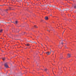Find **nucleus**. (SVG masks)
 <instances>
[{"label": "nucleus", "mask_w": 76, "mask_h": 76, "mask_svg": "<svg viewBox=\"0 0 76 76\" xmlns=\"http://www.w3.org/2000/svg\"><path fill=\"white\" fill-rule=\"evenodd\" d=\"M45 53H46V54H47L48 55H50V54H51V52H48Z\"/></svg>", "instance_id": "nucleus-1"}, {"label": "nucleus", "mask_w": 76, "mask_h": 76, "mask_svg": "<svg viewBox=\"0 0 76 76\" xmlns=\"http://www.w3.org/2000/svg\"><path fill=\"white\" fill-rule=\"evenodd\" d=\"M5 67H6V68H8L9 67V66L7 65V63H6L4 64Z\"/></svg>", "instance_id": "nucleus-2"}, {"label": "nucleus", "mask_w": 76, "mask_h": 76, "mask_svg": "<svg viewBox=\"0 0 76 76\" xmlns=\"http://www.w3.org/2000/svg\"><path fill=\"white\" fill-rule=\"evenodd\" d=\"M45 20H48V17H45Z\"/></svg>", "instance_id": "nucleus-3"}, {"label": "nucleus", "mask_w": 76, "mask_h": 76, "mask_svg": "<svg viewBox=\"0 0 76 76\" xmlns=\"http://www.w3.org/2000/svg\"><path fill=\"white\" fill-rule=\"evenodd\" d=\"M68 57H70V56H71V55L70 54H68Z\"/></svg>", "instance_id": "nucleus-4"}, {"label": "nucleus", "mask_w": 76, "mask_h": 76, "mask_svg": "<svg viewBox=\"0 0 76 76\" xmlns=\"http://www.w3.org/2000/svg\"><path fill=\"white\" fill-rule=\"evenodd\" d=\"M2 59L3 61H4L5 60H6V58H2Z\"/></svg>", "instance_id": "nucleus-5"}, {"label": "nucleus", "mask_w": 76, "mask_h": 76, "mask_svg": "<svg viewBox=\"0 0 76 76\" xmlns=\"http://www.w3.org/2000/svg\"><path fill=\"white\" fill-rule=\"evenodd\" d=\"M26 45V46H30V45H29V44H26L25 45Z\"/></svg>", "instance_id": "nucleus-6"}, {"label": "nucleus", "mask_w": 76, "mask_h": 76, "mask_svg": "<svg viewBox=\"0 0 76 76\" xmlns=\"http://www.w3.org/2000/svg\"><path fill=\"white\" fill-rule=\"evenodd\" d=\"M16 24H17L18 23V21H16L15 22Z\"/></svg>", "instance_id": "nucleus-7"}, {"label": "nucleus", "mask_w": 76, "mask_h": 76, "mask_svg": "<svg viewBox=\"0 0 76 76\" xmlns=\"http://www.w3.org/2000/svg\"><path fill=\"white\" fill-rule=\"evenodd\" d=\"M2 31H3V30L2 29H1L0 30V32H2Z\"/></svg>", "instance_id": "nucleus-8"}, {"label": "nucleus", "mask_w": 76, "mask_h": 76, "mask_svg": "<svg viewBox=\"0 0 76 76\" xmlns=\"http://www.w3.org/2000/svg\"><path fill=\"white\" fill-rule=\"evenodd\" d=\"M74 8L75 9H76V5L74 6Z\"/></svg>", "instance_id": "nucleus-9"}, {"label": "nucleus", "mask_w": 76, "mask_h": 76, "mask_svg": "<svg viewBox=\"0 0 76 76\" xmlns=\"http://www.w3.org/2000/svg\"><path fill=\"white\" fill-rule=\"evenodd\" d=\"M34 27H35V28H38V27H37V26H34Z\"/></svg>", "instance_id": "nucleus-10"}, {"label": "nucleus", "mask_w": 76, "mask_h": 76, "mask_svg": "<svg viewBox=\"0 0 76 76\" xmlns=\"http://www.w3.org/2000/svg\"><path fill=\"white\" fill-rule=\"evenodd\" d=\"M9 10H11V7H9Z\"/></svg>", "instance_id": "nucleus-11"}, {"label": "nucleus", "mask_w": 76, "mask_h": 76, "mask_svg": "<svg viewBox=\"0 0 76 76\" xmlns=\"http://www.w3.org/2000/svg\"><path fill=\"white\" fill-rule=\"evenodd\" d=\"M47 70V69H45V71H46Z\"/></svg>", "instance_id": "nucleus-12"}, {"label": "nucleus", "mask_w": 76, "mask_h": 76, "mask_svg": "<svg viewBox=\"0 0 76 76\" xmlns=\"http://www.w3.org/2000/svg\"><path fill=\"white\" fill-rule=\"evenodd\" d=\"M7 10H8V9H7V10H5V11L6 12H7Z\"/></svg>", "instance_id": "nucleus-13"}, {"label": "nucleus", "mask_w": 76, "mask_h": 76, "mask_svg": "<svg viewBox=\"0 0 76 76\" xmlns=\"http://www.w3.org/2000/svg\"><path fill=\"white\" fill-rule=\"evenodd\" d=\"M65 48H67V47H66V46H65Z\"/></svg>", "instance_id": "nucleus-14"}, {"label": "nucleus", "mask_w": 76, "mask_h": 76, "mask_svg": "<svg viewBox=\"0 0 76 76\" xmlns=\"http://www.w3.org/2000/svg\"><path fill=\"white\" fill-rule=\"evenodd\" d=\"M63 56H62L60 58V59H62L63 58H62Z\"/></svg>", "instance_id": "nucleus-15"}, {"label": "nucleus", "mask_w": 76, "mask_h": 76, "mask_svg": "<svg viewBox=\"0 0 76 76\" xmlns=\"http://www.w3.org/2000/svg\"><path fill=\"white\" fill-rule=\"evenodd\" d=\"M64 31H63V33H62V34H63L64 33Z\"/></svg>", "instance_id": "nucleus-16"}, {"label": "nucleus", "mask_w": 76, "mask_h": 76, "mask_svg": "<svg viewBox=\"0 0 76 76\" xmlns=\"http://www.w3.org/2000/svg\"><path fill=\"white\" fill-rule=\"evenodd\" d=\"M61 43L62 44H64V43H63V42H62Z\"/></svg>", "instance_id": "nucleus-17"}, {"label": "nucleus", "mask_w": 76, "mask_h": 76, "mask_svg": "<svg viewBox=\"0 0 76 76\" xmlns=\"http://www.w3.org/2000/svg\"><path fill=\"white\" fill-rule=\"evenodd\" d=\"M47 31H48V30H47Z\"/></svg>", "instance_id": "nucleus-18"}, {"label": "nucleus", "mask_w": 76, "mask_h": 76, "mask_svg": "<svg viewBox=\"0 0 76 76\" xmlns=\"http://www.w3.org/2000/svg\"><path fill=\"white\" fill-rule=\"evenodd\" d=\"M41 45H42V44H41Z\"/></svg>", "instance_id": "nucleus-19"}, {"label": "nucleus", "mask_w": 76, "mask_h": 76, "mask_svg": "<svg viewBox=\"0 0 76 76\" xmlns=\"http://www.w3.org/2000/svg\"><path fill=\"white\" fill-rule=\"evenodd\" d=\"M54 62H55V61H54Z\"/></svg>", "instance_id": "nucleus-20"}, {"label": "nucleus", "mask_w": 76, "mask_h": 76, "mask_svg": "<svg viewBox=\"0 0 76 76\" xmlns=\"http://www.w3.org/2000/svg\"><path fill=\"white\" fill-rule=\"evenodd\" d=\"M45 46H46L47 47V45H45Z\"/></svg>", "instance_id": "nucleus-21"}, {"label": "nucleus", "mask_w": 76, "mask_h": 76, "mask_svg": "<svg viewBox=\"0 0 76 76\" xmlns=\"http://www.w3.org/2000/svg\"><path fill=\"white\" fill-rule=\"evenodd\" d=\"M50 51H51V49H50Z\"/></svg>", "instance_id": "nucleus-22"}, {"label": "nucleus", "mask_w": 76, "mask_h": 76, "mask_svg": "<svg viewBox=\"0 0 76 76\" xmlns=\"http://www.w3.org/2000/svg\"><path fill=\"white\" fill-rule=\"evenodd\" d=\"M49 32H50V31H49Z\"/></svg>", "instance_id": "nucleus-23"}, {"label": "nucleus", "mask_w": 76, "mask_h": 76, "mask_svg": "<svg viewBox=\"0 0 76 76\" xmlns=\"http://www.w3.org/2000/svg\"><path fill=\"white\" fill-rule=\"evenodd\" d=\"M47 48H48L47 47Z\"/></svg>", "instance_id": "nucleus-24"}]
</instances>
